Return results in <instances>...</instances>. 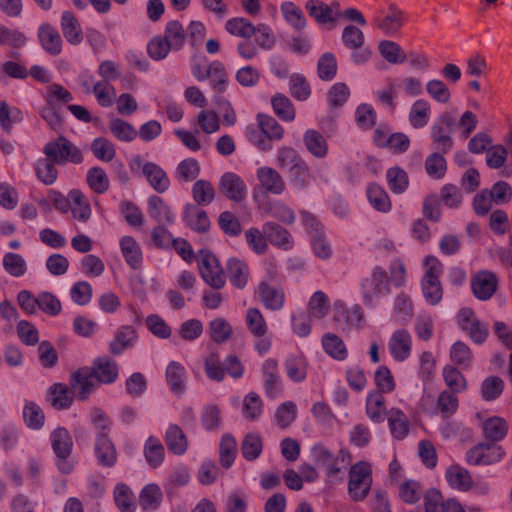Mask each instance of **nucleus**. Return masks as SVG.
Returning <instances> with one entry per match:
<instances>
[{
	"mask_svg": "<svg viewBox=\"0 0 512 512\" xmlns=\"http://www.w3.org/2000/svg\"><path fill=\"white\" fill-rule=\"evenodd\" d=\"M183 220L189 228L198 233H205L210 228L207 213L194 204H187L184 207Z\"/></svg>",
	"mask_w": 512,
	"mask_h": 512,
	"instance_id": "nucleus-19",
	"label": "nucleus"
},
{
	"mask_svg": "<svg viewBox=\"0 0 512 512\" xmlns=\"http://www.w3.org/2000/svg\"><path fill=\"white\" fill-rule=\"evenodd\" d=\"M307 360L303 354H292L285 360L287 376L294 382H302L307 376Z\"/></svg>",
	"mask_w": 512,
	"mask_h": 512,
	"instance_id": "nucleus-33",
	"label": "nucleus"
},
{
	"mask_svg": "<svg viewBox=\"0 0 512 512\" xmlns=\"http://www.w3.org/2000/svg\"><path fill=\"white\" fill-rule=\"evenodd\" d=\"M92 92L102 107H111L116 98V90L110 82L97 81L93 84Z\"/></svg>",
	"mask_w": 512,
	"mask_h": 512,
	"instance_id": "nucleus-58",
	"label": "nucleus"
},
{
	"mask_svg": "<svg viewBox=\"0 0 512 512\" xmlns=\"http://www.w3.org/2000/svg\"><path fill=\"white\" fill-rule=\"evenodd\" d=\"M38 40L45 52L52 56L62 51V39L58 30L50 23H42L38 28Z\"/></svg>",
	"mask_w": 512,
	"mask_h": 512,
	"instance_id": "nucleus-15",
	"label": "nucleus"
},
{
	"mask_svg": "<svg viewBox=\"0 0 512 512\" xmlns=\"http://www.w3.org/2000/svg\"><path fill=\"white\" fill-rule=\"evenodd\" d=\"M443 379L448 386V391L456 394L464 392L467 388V381L462 373L452 365H446L443 368Z\"/></svg>",
	"mask_w": 512,
	"mask_h": 512,
	"instance_id": "nucleus-48",
	"label": "nucleus"
},
{
	"mask_svg": "<svg viewBox=\"0 0 512 512\" xmlns=\"http://www.w3.org/2000/svg\"><path fill=\"white\" fill-rule=\"evenodd\" d=\"M23 418L30 429L39 430L44 426L43 410L34 402H27L23 408Z\"/></svg>",
	"mask_w": 512,
	"mask_h": 512,
	"instance_id": "nucleus-55",
	"label": "nucleus"
},
{
	"mask_svg": "<svg viewBox=\"0 0 512 512\" xmlns=\"http://www.w3.org/2000/svg\"><path fill=\"white\" fill-rule=\"evenodd\" d=\"M43 153L58 165H66L67 163L78 165L84 159L80 148L62 135L47 142L43 147Z\"/></svg>",
	"mask_w": 512,
	"mask_h": 512,
	"instance_id": "nucleus-1",
	"label": "nucleus"
},
{
	"mask_svg": "<svg viewBox=\"0 0 512 512\" xmlns=\"http://www.w3.org/2000/svg\"><path fill=\"white\" fill-rule=\"evenodd\" d=\"M69 199L72 202L70 210L73 217L81 222H87L91 216V207L88 199L77 189L69 192Z\"/></svg>",
	"mask_w": 512,
	"mask_h": 512,
	"instance_id": "nucleus-32",
	"label": "nucleus"
},
{
	"mask_svg": "<svg viewBox=\"0 0 512 512\" xmlns=\"http://www.w3.org/2000/svg\"><path fill=\"white\" fill-rule=\"evenodd\" d=\"M89 187L97 194H103L109 189V179L101 167H92L86 177Z\"/></svg>",
	"mask_w": 512,
	"mask_h": 512,
	"instance_id": "nucleus-60",
	"label": "nucleus"
},
{
	"mask_svg": "<svg viewBox=\"0 0 512 512\" xmlns=\"http://www.w3.org/2000/svg\"><path fill=\"white\" fill-rule=\"evenodd\" d=\"M286 23L295 31L301 32L306 28L307 22L301 8L292 1H285L280 6Z\"/></svg>",
	"mask_w": 512,
	"mask_h": 512,
	"instance_id": "nucleus-29",
	"label": "nucleus"
},
{
	"mask_svg": "<svg viewBox=\"0 0 512 512\" xmlns=\"http://www.w3.org/2000/svg\"><path fill=\"white\" fill-rule=\"evenodd\" d=\"M226 278L230 284L236 288H243L248 282L250 276L248 265L241 259L232 257L226 262Z\"/></svg>",
	"mask_w": 512,
	"mask_h": 512,
	"instance_id": "nucleus-17",
	"label": "nucleus"
},
{
	"mask_svg": "<svg viewBox=\"0 0 512 512\" xmlns=\"http://www.w3.org/2000/svg\"><path fill=\"white\" fill-rule=\"evenodd\" d=\"M388 348L392 358L396 361H405L411 354L412 338L405 329H399L391 335Z\"/></svg>",
	"mask_w": 512,
	"mask_h": 512,
	"instance_id": "nucleus-12",
	"label": "nucleus"
},
{
	"mask_svg": "<svg viewBox=\"0 0 512 512\" xmlns=\"http://www.w3.org/2000/svg\"><path fill=\"white\" fill-rule=\"evenodd\" d=\"M322 346L325 352L336 360H344L348 355L343 340L336 334H324L322 337Z\"/></svg>",
	"mask_w": 512,
	"mask_h": 512,
	"instance_id": "nucleus-41",
	"label": "nucleus"
},
{
	"mask_svg": "<svg viewBox=\"0 0 512 512\" xmlns=\"http://www.w3.org/2000/svg\"><path fill=\"white\" fill-rule=\"evenodd\" d=\"M198 270L206 284L212 288H223L226 282L225 269L215 254L208 249L197 253Z\"/></svg>",
	"mask_w": 512,
	"mask_h": 512,
	"instance_id": "nucleus-2",
	"label": "nucleus"
},
{
	"mask_svg": "<svg viewBox=\"0 0 512 512\" xmlns=\"http://www.w3.org/2000/svg\"><path fill=\"white\" fill-rule=\"evenodd\" d=\"M330 310V300L328 296L320 290H317L310 298L308 303V313L316 319L324 318Z\"/></svg>",
	"mask_w": 512,
	"mask_h": 512,
	"instance_id": "nucleus-49",
	"label": "nucleus"
},
{
	"mask_svg": "<svg viewBox=\"0 0 512 512\" xmlns=\"http://www.w3.org/2000/svg\"><path fill=\"white\" fill-rule=\"evenodd\" d=\"M258 179L262 187L269 193L279 195L285 190V182L278 171L271 167L258 170Z\"/></svg>",
	"mask_w": 512,
	"mask_h": 512,
	"instance_id": "nucleus-25",
	"label": "nucleus"
},
{
	"mask_svg": "<svg viewBox=\"0 0 512 512\" xmlns=\"http://www.w3.org/2000/svg\"><path fill=\"white\" fill-rule=\"evenodd\" d=\"M50 441L59 471L63 474L71 473L73 464L69 458L73 449V440L69 431L64 427L56 428L50 434Z\"/></svg>",
	"mask_w": 512,
	"mask_h": 512,
	"instance_id": "nucleus-5",
	"label": "nucleus"
},
{
	"mask_svg": "<svg viewBox=\"0 0 512 512\" xmlns=\"http://www.w3.org/2000/svg\"><path fill=\"white\" fill-rule=\"evenodd\" d=\"M445 478L448 484L454 489L468 491L472 488L473 481L469 471L459 465H451L448 467Z\"/></svg>",
	"mask_w": 512,
	"mask_h": 512,
	"instance_id": "nucleus-27",
	"label": "nucleus"
},
{
	"mask_svg": "<svg viewBox=\"0 0 512 512\" xmlns=\"http://www.w3.org/2000/svg\"><path fill=\"white\" fill-rule=\"evenodd\" d=\"M144 454L148 464L151 467L156 468L163 462L165 451L161 442L157 438L151 436L146 441Z\"/></svg>",
	"mask_w": 512,
	"mask_h": 512,
	"instance_id": "nucleus-53",
	"label": "nucleus"
},
{
	"mask_svg": "<svg viewBox=\"0 0 512 512\" xmlns=\"http://www.w3.org/2000/svg\"><path fill=\"white\" fill-rule=\"evenodd\" d=\"M386 412L385 398L380 392H370L366 399V414L375 423L384 420Z\"/></svg>",
	"mask_w": 512,
	"mask_h": 512,
	"instance_id": "nucleus-38",
	"label": "nucleus"
},
{
	"mask_svg": "<svg viewBox=\"0 0 512 512\" xmlns=\"http://www.w3.org/2000/svg\"><path fill=\"white\" fill-rule=\"evenodd\" d=\"M120 247L126 262L137 268L141 263L142 253L136 240L131 236H124L120 240Z\"/></svg>",
	"mask_w": 512,
	"mask_h": 512,
	"instance_id": "nucleus-44",
	"label": "nucleus"
},
{
	"mask_svg": "<svg viewBox=\"0 0 512 512\" xmlns=\"http://www.w3.org/2000/svg\"><path fill=\"white\" fill-rule=\"evenodd\" d=\"M61 31L66 41L78 45L83 41V32L79 20L71 11H64L60 21Z\"/></svg>",
	"mask_w": 512,
	"mask_h": 512,
	"instance_id": "nucleus-22",
	"label": "nucleus"
},
{
	"mask_svg": "<svg viewBox=\"0 0 512 512\" xmlns=\"http://www.w3.org/2000/svg\"><path fill=\"white\" fill-rule=\"evenodd\" d=\"M426 173L435 179H442L447 170L446 160L443 153L435 151L425 160Z\"/></svg>",
	"mask_w": 512,
	"mask_h": 512,
	"instance_id": "nucleus-61",
	"label": "nucleus"
},
{
	"mask_svg": "<svg viewBox=\"0 0 512 512\" xmlns=\"http://www.w3.org/2000/svg\"><path fill=\"white\" fill-rule=\"evenodd\" d=\"M381 56L391 64L403 63L407 56L403 49L394 41L383 40L378 45Z\"/></svg>",
	"mask_w": 512,
	"mask_h": 512,
	"instance_id": "nucleus-52",
	"label": "nucleus"
},
{
	"mask_svg": "<svg viewBox=\"0 0 512 512\" xmlns=\"http://www.w3.org/2000/svg\"><path fill=\"white\" fill-rule=\"evenodd\" d=\"M109 129L115 138L123 142H131L138 135L132 124L120 118L112 119L109 122Z\"/></svg>",
	"mask_w": 512,
	"mask_h": 512,
	"instance_id": "nucleus-50",
	"label": "nucleus"
},
{
	"mask_svg": "<svg viewBox=\"0 0 512 512\" xmlns=\"http://www.w3.org/2000/svg\"><path fill=\"white\" fill-rule=\"evenodd\" d=\"M456 124L454 116L450 112H443L430 128L432 145L436 151L447 154L453 148L452 134Z\"/></svg>",
	"mask_w": 512,
	"mask_h": 512,
	"instance_id": "nucleus-4",
	"label": "nucleus"
},
{
	"mask_svg": "<svg viewBox=\"0 0 512 512\" xmlns=\"http://www.w3.org/2000/svg\"><path fill=\"white\" fill-rule=\"evenodd\" d=\"M56 165H58V163L54 162L53 159L47 156L37 160L35 164V172L39 181L48 186L54 184L58 178Z\"/></svg>",
	"mask_w": 512,
	"mask_h": 512,
	"instance_id": "nucleus-39",
	"label": "nucleus"
},
{
	"mask_svg": "<svg viewBox=\"0 0 512 512\" xmlns=\"http://www.w3.org/2000/svg\"><path fill=\"white\" fill-rule=\"evenodd\" d=\"M263 235L271 244L283 250H290L294 245L290 232L274 222H268L263 226Z\"/></svg>",
	"mask_w": 512,
	"mask_h": 512,
	"instance_id": "nucleus-16",
	"label": "nucleus"
},
{
	"mask_svg": "<svg viewBox=\"0 0 512 512\" xmlns=\"http://www.w3.org/2000/svg\"><path fill=\"white\" fill-rule=\"evenodd\" d=\"M149 216L158 224L172 225L175 216L164 200L156 195L150 196L147 201Z\"/></svg>",
	"mask_w": 512,
	"mask_h": 512,
	"instance_id": "nucleus-24",
	"label": "nucleus"
},
{
	"mask_svg": "<svg viewBox=\"0 0 512 512\" xmlns=\"http://www.w3.org/2000/svg\"><path fill=\"white\" fill-rule=\"evenodd\" d=\"M216 195L215 188L208 180H197L192 186V197L198 205H209Z\"/></svg>",
	"mask_w": 512,
	"mask_h": 512,
	"instance_id": "nucleus-43",
	"label": "nucleus"
},
{
	"mask_svg": "<svg viewBox=\"0 0 512 512\" xmlns=\"http://www.w3.org/2000/svg\"><path fill=\"white\" fill-rule=\"evenodd\" d=\"M22 120L23 115L19 108L11 107L5 101L0 102V126L4 131L9 133L13 124Z\"/></svg>",
	"mask_w": 512,
	"mask_h": 512,
	"instance_id": "nucleus-59",
	"label": "nucleus"
},
{
	"mask_svg": "<svg viewBox=\"0 0 512 512\" xmlns=\"http://www.w3.org/2000/svg\"><path fill=\"white\" fill-rule=\"evenodd\" d=\"M271 105L274 113L285 122L295 120L296 111L291 100L282 93H277L271 98Z\"/></svg>",
	"mask_w": 512,
	"mask_h": 512,
	"instance_id": "nucleus-37",
	"label": "nucleus"
},
{
	"mask_svg": "<svg viewBox=\"0 0 512 512\" xmlns=\"http://www.w3.org/2000/svg\"><path fill=\"white\" fill-rule=\"evenodd\" d=\"M218 189L227 199L237 203L243 201L247 195L246 184L233 172H226L220 177Z\"/></svg>",
	"mask_w": 512,
	"mask_h": 512,
	"instance_id": "nucleus-9",
	"label": "nucleus"
},
{
	"mask_svg": "<svg viewBox=\"0 0 512 512\" xmlns=\"http://www.w3.org/2000/svg\"><path fill=\"white\" fill-rule=\"evenodd\" d=\"M90 371L97 384H112L119 376L117 363L108 357H97L93 360Z\"/></svg>",
	"mask_w": 512,
	"mask_h": 512,
	"instance_id": "nucleus-11",
	"label": "nucleus"
},
{
	"mask_svg": "<svg viewBox=\"0 0 512 512\" xmlns=\"http://www.w3.org/2000/svg\"><path fill=\"white\" fill-rule=\"evenodd\" d=\"M265 393L270 398H276L283 392L281 377L278 371V362L268 359L262 365Z\"/></svg>",
	"mask_w": 512,
	"mask_h": 512,
	"instance_id": "nucleus-14",
	"label": "nucleus"
},
{
	"mask_svg": "<svg viewBox=\"0 0 512 512\" xmlns=\"http://www.w3.org/2000/svg\"><path fill=\"white\" fill-rule=\"evenodd\" d=\"M333 6L339 7L338 3H332L331 6L319 1V0H308L305 4V8L308 14L315 19L319 25L330 24V28L336 26L337 19L341 12H334Z\"/></svg>",
	"mask_w": 512,
	"mask_h": 512,
	"instance_id": "nucleus-10",
	"label": "nucleus"
},
{
	"mask_svg": "<svg viewBox=\"0 0 512 512\" xmlns=\"http://www.w3.org/2000/svg\"><path fill=\"white\" fill-rule=\"evenodd\" d=\"M137 339V333L133 326H122L115 338L109 344V351L113 355H120L125 349L131 347Z\"/></svg>",
	"mask_w": 512,
	"mask_h": 512,
	"instance_id": "nucleus-28",
	"label": "nucleus"
},
{
	"mask_svg": "<svg viewBox=\"0 0 512 512\" xmlns=\"http://www.w3.org/2000/svg\"><path fill=\"white\" fill-rule=\"evenodd\" d=\"M196 78L199 81L209 78L213 88L219 93L226 89L227 72L224 65L219 61L212 62L204 74L196 73Z\"/></svg>",
	"mask_w": 512,
	"mask_h": 512,
	"instance_id": "nucleus-26",
	"label": "nucleus"
},
{
	"mask_svg": "<svg viewBox=\"0 0 512 512\" xmlns=\"http://www.w3.org/2000/svg\"><path fill=\"white\" fill-rule=\"evenodd\" d=\"M185 374L183 365L176 361L170 362L166 368V381L176 395H181L185 390Z\"/></svg>",
	"mask_w": 512,
	"mask_h": 512,
	"instance_id": "nucleus-31",
	"label": "nucleus"
},
{
	"mask_svg": "<svg viewBox=\"0 0 512 512\" xmlns=\"http://www.w3.org/2000/svg\"><path fill=\"white\" fill-rule=\"evenodd\" d=\"M258 127L269 140L279 141L284 137V128L269 115L258 114Z\"/></svg>",
	"mask_w": 512,
	"mask_h": 512,
	"instance_id": "nucleus-51",
	"label": "nucleus"
},
{
	"mask_svg": "<svg viewBox=\"0 0 512 512\" xmlns=\"http://www.w3.org/2000/svg\"><path fill=\"white\" fill-rule=\"evenodd\" d=\"M400 499L406 504H415L424 495L422 484L417 480H405L398 488Z\"/></svg>",
	"mask_w": 512,
	"mask_h": 512,
	"instance_id": "nucleus-46",
	"label": "nucleus"
},
{
	"mask_svg": "<svg viewBox=\"0 0 512 512\" xmlns=\"http://www.w3.org/2000/svg\"><path fill=\"white\" fill-rule=\"evenodd\" d=\"M388 424L394 438L402 440L408 435L409 421L402 410L391 408L388 416Z\"/></svg>",
	"mask_w": 512,
	"mask_h": 512,
	"instance_id": "nucleus-35",
	"label": "nucleus"
},
{
	"mask_svg": "<svg viewBox=\"0 0 512 512\" xmlns=\"http://www.w3.org/2000/svg\"><path fill=\"white\" fill-rule=\"evenodd\" d=\"M372 485L371 465L365 461H359L351 466L349 471L348 494L355 502H361L367 498Z\"/></svg>",
	"mask_w": 512,
	"mask_h": 512,
	"instance_id": "nucleus-3",
	"label": "nucleus"
},
{
	"mask_svg": "<svg viewBox=\"0 0 512 512\" xmlns=\"http://www.w3.org/2000/svg\"><path fill=\"white\" fill-rule=\"evenodd\" d=\"M312 452L316 462L325 469L326 475L329 478H339L343 468L351 462V454L345 449H341L339 455L334 456L327 447L322 444H316Z\"/></svg>",
	"mask_w": 512,
	"mask_h": 512,
	"instance_id": "nucleus-6",
	"label": "nucleus"
},
{
	"mask_svg": "<svg viewBox=\"0 0 512 512\" xmlns=\"http://www.w3.org/2000/svg\"><path fill=\"white\" fill-rule=\"evenodd\" d=\"M167 448L174 454L181 455L187 450V440L177 425H171L165 436Z\"/></svg>",
	"mask_w": 512,
	"mask_h": 512,
	"instance_id": "nucleus-47",
	"label": "nucleus"
},
{
	"mask_svg": "<svg viewBox=\"0 0 512 512\" xmlns=\"http://www.w3.org/2000/svg\"><path fill=\"white\" fill-rule=\"evenodd\" d=\"M508 433V424L499 416H492L482 423V434L486 443L496 444L502 441Z\"/></svg>",
	"mask_w": 512,
	"mask_h": 512,
	"instance_id": "nucleus-21",
	"label": "nucleus"
},
{
	"mask_svg": "<svg viewBox=\"0 0 512 512\" xmlns=\"http://www.w3.org/2000/svg\"><path fill=\"white\" fill-rule=\"evenodd\" d=\"M374 382L377 387L375 392L390 393L394 391L396 384L392 372L385 365H380L374 373Z\"/></svg>",
	"mask_w": 512,
	"mask_h": 512,
	"instance_id": "nucleus-63",
	"label": "nucleus"
},
{
	"mask_svg": "<svg viewBox=\"0 0 512 512\" xmlns=\"http://www.w3.org/2000/svg\"><path fill=\"white\" fill-rule=\"evenodd\" d=\"M95 454L99 464L112 467L117 460L114 444L108 437V433H99L95 443Z\"/></svg>",
	"mask_w": 512,
	"mask_h": 512,
	"instance_id": "nucleus-23",
	"label": "nucleus"
},
{
	"mask_svg": "<svg viewBox=\"0 0 512 512\" xmlns=\"http://www.w3.org/2000/svg\"><path fill=\"white\" fill-rule=\"evenodd\" d=\"M317 71L321 80H332L337 73V61L335 56L330 52L324 53L318 60Z\"/></svg>",
	"mask_w": 512,
	"mask_h": 512,
	"instance_id": "nucleus-64",
	"label": "nucleus"
},
{
	"mask_svg": "<svg viewBox=\"0 0 512 512\" xmlns=\"http://www.w3.org/2000/svg\"><path fill=\"white\" fill-rule=\"evenodd\" d=\"M406 20L405 13L394 3L388 6L385 16H378L373 19V25L386 36L396 35Z\"/></svg>",
	"mask_w": 512,
	"mask_h": 512,
	"instance_id": "nucleus-8",
	"label": "nucleus"
},
{
	"mask_svg": "<svg viewBox=\"0 0 512 512\" xmlns=\"http://www.w3.org/2000/svg\"><path fill=\"white\" fill-rule=\"evenodd\" d=\"M69 385L80 401H86L98 386L89 366L80 367L71 373Z\"/></svg>",
	"mask_w": 512,
	"mask_h": 512,
	"instance_id": "nucleus-7",
	"label": "nucleus"
},
{
	"mask_svg": "<svg viewBox=\"0 0 512 512\" xmlns=\"http://www.w3.org/2000/svg\"><path fill=\"white\" fill-rule=\"evenodd\" d=\"M91 151L98 160L103 162L112 161L116 155L114 144L104 137H98L93 140Z\"/></svg>",
	"mask_w": 512,
	"mask_h": 512,
	"instance_id": "nucleus-62",
	"label": "nucleus"
},
{
	"mask_svg": "<svg viewBox=\"0 0 512 512\" xmlns=\"http://www.w3.org/2000/svg\"><path fill=\"white\" fill-rule=\"evenodd\" d=\"M163 37L172 47V50H180L185 43L186 32L179 21L172 20L166 24Z\"/></svg>",
	"mask_w": 512,
	"mask_h": 512,
	"instance_id": "nucleus-45",
	"label": "nucleus"
},
{
	"mask_svg": "<svg viewBox=\"0 0 512 512\" xmlns=\"http://www.w3.org/2000/svg\"><path fill=\"white\" fill-rule=\"evenodd\" d=\"M135 162L142 165V172L152 188L158 193H163L168 190L170 180L166 172L157 164L153 162H146L142 164L139 156L135 157Z\"/></svg>",
	"mask_w": 512,
	"mask_h": 512,
	"instance_id": "nucleus-13",
	"label": "nucleus"
},
{
	"mask_svg": "<svg viewBox=\"0 0 512 512\" xmlns=\"http://www.w3.org/2000/svg\"><path fill=\"white\" fill-rule=\"evenodd\" d=\"M431 106L428 101L419 99L415 101L409 112V122L415 129L425 127L430 119Z\"/></svg>",
	"mask_w": 512,
	"mask_h": 512,
	"instance_id": "nucleus-36",
	"label": "nucleus"
},
{
	"mask_svg": "<svg viewBox=\"0 0 512 512\" xmlns=\"http://www.w3.org/2000/svg\"><path fill=\"white\" fill-rule=\"evenodd\" d=\"M237 453V443L231 434L222 436L219 445V460L223 468H230L234 463Z\"/></svg>",
	"mask_w": 512,
	"mask_h": 512,
	"instance_id": "nucleus-42",
	"label": "nucleus"
},
{
	"mask_svg": "<svg viewBox=\"0 0 512 512\" xmlns=\"http://www.w3.org/2000/svg\"><path fill=\"white\" fill-rule=\"evenodd\" d=\"M162 500V492L158 485H146L139 497V503L144 510H155Z\"/></svg>",
	"mask_w": 512,
	"mask_h": 512,
	"instance_id": "nucleus-57",
	"label": "nucleus"
},
{
	"mask_svg": "<svg viewBox=\"0 0 512 512\" xmlns=\"http://www.w3.org/2000/svg\"><path fill=\"white\" fill-rule=\"evenodd\" d=\"M287 172L291 183L298 189L307 188L314 179L310 167L304 158Z\"/></svg>",
	"mask_w": 512,
	"mask_h": 512,
	"instance_id": "nucleus-34",
	"label": "nucleus"
},
{
	"mask_svg": "<svg viewBox=\"0 0 512 512\" xmlns=\"http://www.w3.org/2000/svg\"><path fill=\"white\" fill-rule=\"evenodd\" d=\"M210 338L218 344L228 341L233 333L231 325L223 318H216L209 323Z\"/></svg>",
	"mask_w": 512,
	"mask_h": 512,
	"instance_id": "nucleus-54",
	"label": "nucleus"
},
{
	"mask_svg": "<svg viewBox=\"0 0 512 512\" xmlns=\"http://www.w3.org/2000/svg\"><path fill=\"white\" fill-rule=\"evenodd\" d=\"M458 406L459 399L457 394L448 390H444L438 395L435 411L439 413L442 418L447 419L456 413Z\"/></svg>",
	"mask_w": 512,
	"mask_h": 512,
	"instance_id": "nucleus-40",
	"label": "nucleus"
},
{
	"mask_svg": "<svg viewBox=\"0 0 512 512\" xmlns=\"http://www.w3.org/2000/svg\"><path fill=\"white\" fill-rule=\"evenodd\" d=\"M504 381L498 376H489L481 384L480 393L484 401L497 399L504 390Z\"/></svg>",
	"mask_w": 512,
	"mask_h": 512,
	"instance_id": "nucleus-56",
	"label": "nucleus"
},
{
	"mask_svg": "<svg viewBox=\"0 0 512 512\" xmlns=\"http://www.w3.org/2000/svg\"><path fill=\"white\" fill-rule=\"evenodd\" d=\"M303 143L306 150L317 159H323L328 155V142L316 129H308L304 132Z\"/></svg>",
	"mask_w": 512,
	"mask_h": 512,
	"instance_id": "nucleus-18",
	"label": "nucleus"
},
{
	"mask_svg": "<svg viewBox=\"0 0 512 512\" xmlns=\"http://www.w3.org/2000/svg\"><path fill=\"white\" fill-rule=\"evenodd\" d=\"M48 402L56 410H65L71 407L74 401V393L70 385L54 383L49 388Z\"/></svg>",
	"mask_w": 512,
	"mask_h": 512,
	"instance_id": "nucleus-20",
	"label": "nucleus"
},
{
	"mask_svg": "<svg viewBox=\"0 0 512 512\" xmlns=\"http://www.w3.org/2000/svg\"><path fill=\"white\" fill-rule=\"evenodd\" d=\"M367 198L372 207L381 213H388L392 208L390 197L383 187L376 183L368 185Z\"/></svg>",
	"mask_w": 512,
	"mask_h": 512,
	"instance_id": "nucleus-30",
	"label": "nucleus"
}]
</instances>
